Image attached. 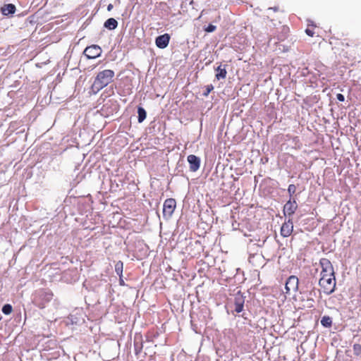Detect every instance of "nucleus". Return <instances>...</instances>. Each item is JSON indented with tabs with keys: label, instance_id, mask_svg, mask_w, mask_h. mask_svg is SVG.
<instances>
[{
	"label": "nucleus",
	"instance_id": "nucleus-3",
	"mask_svg": "<svg viewBox=\"0 0 361 361\" xmlns=\"http://www.w3.org/2000/svg\"><path fill=\"white\" fill-rule=\"evenodd\" d=\"M54 294L51 290L40 289L37 290L33 298V303L40 309L45 307L53 298Z\"/></svg>",
	"mask_w": 361,
	"mask_h": 361
},
{
	"label": "nucleus",
	"instance_id": "nucleus-2",
	"mask_svg": "<svg viewBox=\"0 0 361 361\" xmlns=\"http://www.w3.org/2000/svg\"><path fill=\"white\" fill-rule=\"evenodd\" d=\"M115 73L113 70L105 69L99 71L95 77L92 85L93 90L99 92L113 81Z\"/></svg>",
	"mask_w": 361,
	"mask_h": 361
},
{
	"label": "nucleus",
	"instance_id": "nucleus-14",
	"mask_svg": "<svg viewBox=\"0 0 361 361\" xmlns=\"http://www.w3.org/2000/svg\"><path fill=\"white\" fill-rule=\"evenodd\" d=\"M1 11L4 15L13 14L16 11V6L11 4H6L1 8Z\"/></svg>",
	"mask_w": 361,
	"mask_h": 361
},
{
	"label": "nucleus",
	"instance_id": "nucleus-25",
	"mask_svg": "<svg viewBox=\"0 0 361 361\" xmlns=\"http://www.w3.org/2000/svg\"><path fill=\"white\" fill-rule=\"evenodd\" d=\"M113 8V5L111 4H109L108 6H107V10L109 11H111Z\"/></svg>",
	"mask_w": 361,
	"mask_h": 361
},
{
	"label": "nucleus",
	"instance_id": "nucleus-12",
	"mask_svg": "<svg viewBox=\"0 0 361 361\" xmlns=\"http://www.w3.org/2000/svg\"><path fill=\"white\" fill-rule=\"evenodd\" d=\"M104 25L106 28L112 30L117 27L118 22L116 19L110 18L105 21Z\"/></svg>",
	"mask_w": 361,
	"mask_h": 361
},
{
	"label": "nucleus",
	"instance_id": "nucleus-19",
	"mask_svg": "<svg viewBox=\"0 0 361 361\" xmlns=\"http://www.w3.org/2000/svg\"><path fill=\"white\" fill-rule=\"evenodd\" d=\"M353 353L356 356H359L361 355V345L359 343H355L353 346Z\"/></svg>",
	"mask_w": 361,
	"mask_h": 361
},
{
	"label": "nucleus",
	"instance_id": "nucleus-15",
	"mask_svg": "<svg viewBox=\"0 0 361 361\" xmlns=\"http://www.w3.org/2000/svg\"><path fill=\"white\" fill-rule=\"evenodd\" d=\"M216 78L217 80L224 79L226 77L227 71L225 68H222L221 66H218L216 69Z\"/></svg>",
	"mask_w": 361,
	"mask_h": 361
},
{
	"label": "nucleus",
	"instance_id": "nucleus-20",
	"mask_svg": "<svg viewBox=\"0 0 361 361\" xmlns=\"http://www.w3.org/2000/svg\"><path fill=\"white\" fill-rule=\"evenodd\" d=\"M12 306L9 304L4 305L2 307V312L5 314H10L12 312Z\"/></svg>",
	"mask_w": 361,
	"mask_h": 361
},
{
	"label": "nucleus",
	"instance_id": "nucleus-18",
	"mask_svg": "<svg viewBox=\"0 0 361 361\" xmlns=\"http://www.w3.org/2000/svg\"><path fill=\"white\" fill-rule=\"evenodd\" d=\"M123 266V262L121 261L118 262L115 266V270H116L117 274L119 275L120 276H122Z\"/></svg>",
	"mask_w": 361,
	"mask_h": 361
},
{
	"label": "nucleus",
	"instance_id": "nucleus-1",
	"mask_svg": "<svg viewBox=\"0 0 361 361\" xmlns=\"http://www.w3.org/2000/svg\"><path fill=\"white\" fill-rule=\"evenodd\" d=\"M319 264L321 268L319 285L325 294L329 295L334 291L336 288L334 267L331 262L326 258H322Z\"/></svg>",
	"mask_w": 361,
	"mask_h": 361
},
{
	"label": "nucleus",
	"instance_id": "nucleus-16",
	"mask_svg": "<svg viewBox=\"0 0 361 361\" xmlns=\"http://www.w3.org/2000/svg\"><path fill=\"white\" fill-rule=\"evenodd\" d=\"M321 324L324 327H331L332 325V319L329 316H324L321 319Z\"/></svg>",
	"mask_w": 361,
	"mask_h": 361
},
{
	"label": "nucleus",
	"instance_id": "nucleus-21",
	"mask_svg": "<svg viewBox=\"0 0 361 361\" xmlns=\"http://www.w3.org/2000/svg\"><path fill=\"white\" fill-rule=\"evenodd\" d=\"M204 92L202 93L203 96L204 97H207L209 93L214 90V86L210 84V85H207L204 87Z\"/></svg>",
	"mask_w": 361,
	"mask_h": 361
},
{
	"label": "nucleus",
	"instance_id": "nucleus-5",
	"mask_svg": "<svg viewBox=\"0 0 361 361\" xmlns=\"http://www.w3.org/2000/svg\"><path fill=\"white\" fill-rule=\"evenodd\" d=\"M102 54V49L98 45H91L85 48L84 54L88 59H96Z\"/></svg>",
	"mask_w": 361,
	"mask_h": 361
},
{
	"label": "nucleus",
	"instance_id": "nucleus-4",
	"mask_svg": "<svg viewBox=\"0 0 361 361\" xmlns=\"http://www.w3.org/2000/svg\"><path fill=\"white\" fill-rule=\"evenodd\" d=\"M176 207V202L173 198L166 199L163 205V216L167 219L171 217Z\"/></svg>",
	"mask_w": 361,
	"mask_h": 361
},
{
	"label": "nucleus",
	"instance_id": "nucleus-9",
	"mask_svg": "<svg viewBox=\"0 0 361 361\" xmlns=\"http://www.w3.org/2000/svg\"><path fill=\"white\" fill-rule=\"evenodd\" d=\"M170 41V35L167 33L158 36L155 39V44L159 49L166 48Z\"/></svg>",
	"mask_w": 361,
	"mask_h": 361
},
{
	"label": "nucleus",
	"instance_id": "nucleus-7",
	"mask_svg": "<svg viewBox=\"0 0 361 361\" xmlns=\"http://www.w3.org/2000/svg\"><path fill=\"white\" fill-rule=\"evenodd\" d=\"M293 231V223L292 219L289 218L282 224L281 227V235L284 238H287L292 234Z\"/></svg>",
	"mask_w": 361,
	"mask_h": 361
},
{
	"label": "nucleus",
	"instance_id": "nucleus-8",
	"mask_svg": "<svg viewBox=\"0 0 361 361\" xmlns=\"http://www.w3.org/2000/svg\"><path fill=\"white\" fill-rule=\"evenodd\" d=\"M298 279L295 276H290L286 283V293H290V291H295L298 288Z\"/></svg>",
	"mask_w": 361,
	"mask_h": 361
},
{
	"label": "nucleus",
	"instance_id": "nucleus-17",
	"mask_svg": "<svg viewBox=\"0 0 361 361\" xmlns=\"http://www.w3.org/2000/svg\"><path fill=\"white\" fill-rule=\"evenodd\" d=\"M138 122L141 123L146 118V111L142 107H139L137 109Z\"/></svg>",
	"mask_w": 361,
	"mask_h": 361
},
{
	"label": "nucleus",
	"instance_id": "nucleus-11",
	"mask_svg": "<svg viewBox=\"0 0 361 361\" xmlns=\"http://www.w3.org/2000/svg\"><path fill=\"white\" fill-rule=\"evenodd\" d=\"M244 298L241 295H237L234 300V310L237 313H240L243 310Z\"/></svg>",
	"mask_w": 361,
	"mask_h": 361
},
{
	"label": "nucleus",
	"instance_id": "nucleus-6",
	"mask_svg": "<svg viewBox=\"0 0 361 361\" xmlns=\"http://www.w3.org/2000/svg\"><path fill=\"white\" fill-rule=\"evenodd\" d=\"M298 204L295 200L290 199L284 205L283 212L285 216H291L297 210Z\"/></svg>",
	"mask_w": 361,
	"mask_h": 361
},
{
	"label": "nucleus",
	"instance_id": "nucleus-23",
	"mask_svg": "<svg viewBox=\"0 0 361 361\" xmlns=\"http://www.w3.org/2000/svg\"><path fill=\"white\" fill-rule=\"evenodd\" d=\"M216 27L215 25H213L212 24H209L204 30L207 32H212L216 30Z\"/></svg>",
	"mask_w": 361,
	"mask_h": 361
},
{
	"label": "nucleus",
	"instance_id": "nucleus-22",
	"mask_svg": "<svg viewBox=\"0 0 361 361\" xmlns=\"http://www.w3.org/2000/svg\"><path fill=\"white\" fill-rule=\"evenodd\" d=\"M296 191V186L294 184H290L288 188V192L290 197L295 194Z\"/></svg>",
	"mask_w": 361,
	"mask_h": 361
},
{
	"label": "nucleus",
	"instance_id": "nucleus-10",
	"mask_svg": "<svg viewBox=\"0 0 361 361\" xmlns=\"http://www.w3.org/2000/svg\"><path fill=\"white\" fill-rule=\"evenodd\" d=\"M188 161L190 164V169L192 171H196L200 166V159L199 157L194 154H190L188 157Z\"/></svg>",
	"mask_w": 361,
	"mask_h": 361
},
{
	"label": "nucleus",
	"instance_id": "nucleus-24",
	"mask_svg": "<svg viewBox=\"0 0 361 361\" xmlns=\"http://www.w3.org/2000/svg\"><path fill=\"white\" fill-rule=\"evenodd\" d=\"M336 98L340 102H343L345 100V97L342 94H337Z\"/></svg>",
	"mask_w": 361,
	"mask_h": 361
},
{
	"label": "nucleus",
	"instance_id": "nucleus-13",
	"mask_svg": "<svg viewBox=\"0 0 361 361\" xmlns=\"http://www.w3.org/2000/svg\"><path fill=\"white\" fill-rule=\"evenodd\" d=\"M317 27V25L314 23L313 21H308L307 27L305 30V33L310 37H314L315 35L314 29Z\"/></svg>",
	"mask_w": 361,
	"mask_h": 361
}]
</instances>
